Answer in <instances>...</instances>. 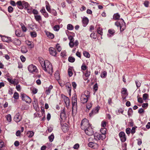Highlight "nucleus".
I'll return each instance as SVG.
<instances>
[{"mask_svg":"<svg viewBox=\"0 0 150 150\" xmlns=\"http://www.w3.org/2000/svg\"><path fill=\"white\" fill-rule=\"evenodd\" d=\"M106 122L105 121H103L101 122V125L103 127H105L106 126Z\"/></svg>","mask_w":150,"mask_h":150,"instance_id":"nucleus-63","label":"nucleus"},{"mask_svg":"<svg viewBox=\"0 0 150 150\" xmlns=\"http://www.w3.org/2000/svg\"><path fill=\"white\" fill-rule=\"evenodd\" d=\"M92 104L91 103H88L87 104L86 106V108L88 109V110H90V109L92 107Z\"/></svg>","mask_w":150,"mask_h":150,"instance_id":"nucleus-51","label":"nucleus"},{"mask_svg":"<svg viewBox=\"0 0 150 150\" xmlns=\"http://www.w3.org/2000/svg\"><path fill=\"white\" fill-rule=\"evenodd\" d=\"M106 129L105 128H101L100 130V132L102 134L105 135Z\"/></svg>","mask_w":150,"mask_h":150,"instance_id":"nucleus-46","label":"nucleus"},{"mask_svg":"<svg viewBox=\"0 0 150 150\" xmlns=\"http://www.w3.org/2000/svg\"><path fill=\"white\" fill-rule=\"evenodd\" d=\"M49 51L51 55L54 56H56L57 52L55 49L53 47H51L49 48Z\"/></svg>","mask_w":150,"mask_h":150,"instance_id":"nucleus-17","label":"nucleus"},{"mask_svg":"<svg viewBox=\"0 0 150 150\" xmlns=\"http://www.w3.org/2000/svg\"><path fill=\"white\" fill-rule=\"evenodd\" d=\"M63 131L64 132H67L69 130V127L68 125L66 123L64 124L61 127Z\"/></svg>","mask_w":150,"mask_h":150,"instance_id":"nucleus-21","label":"nucleus"},{"mask_svg":"<svg viewBox=\"0 0 150 150\" xmlns=\"http://www.w3.org/2000/svg\"><path fill=\"white\" fill-rule=\"evenodd\" d=\"M83 54L85 57L88 58L90 57V54L88 52L86 51H84L83 52Z\"/></svg>","mask_w":150,"mask_h":150,"instance_id":"nucleus-42","label":"nucleus"},{"mask_svg":"<svg viewBox=\"0 0 150 150\" xmlns=\"http://www.w3.org/2000/svg\"><path fill=\"white\" fill-rule=\"evenodd\" d=\"M21 51L22 53H25L28 52V50L25 46H23L21 47Z\"/></svg>","mask_w":150,"mask_h":150,"instance_id":"nucleus-35","label":"nucleus"},{"mask_svg":"<svg viewBox=\"0 0 150 150\" xmlns=\"http://www.w3.org/2000/svg\"><path fill=\"white\" fill-rule=\"evenodd\" d=\"M50 12L51 13L52 15H54V16H56L57 15V12L54 10L53 9L52 10H51Z\"/></svg>","mask_w":150,"mask_h":150,"instance_id":"nucleus-55","label":"nucleus"},{"mask_svg":"<svg viewBox=\"0 0 150 150\" xmlns=\"http://www.w3.org/2000/svg\"><path fill=\"white\" fill-rule=\"evenodd\" d=\"M22 6H23V8H27L30 6L28 3L24 1H22Z\"/></svg>","mask_w":150,"mask_h":150,"instance_id":"nucleus-29","label":"nucleus"},{"mask_svg":"<svg viewBox=\"0 0 150 150\" xmlns=\"http://www.w3.org/2000/svg\"><path fill=\"white\" fill-rule=\"evenodd\" d=\"M84 130L85 133L88 135L91 136L93 135V129L92 128L91 126L87 128L86 129H84Z\"/></svg>","mask_w":150,"mask_h":150,"instance_id":"nucleus-7","label":"nucleus"},{"mask_svg":"<svg viewBox=\"0 0 150 150\" xmlns=\"http://www.w3.org/2000/svg\"><path fill=\"white\" fill-rule=\"evenodd\" d=\"M121 93L122 94V98L124 99L126 98V96L128 95L127 90L125 88H122L121 91Z\"/></svg>","mask_w":150,"mask_h":150,"instance_id":"nucleus-12","label":"nucleus"},{"mask_svg":"<svg viewBox=\"0 0 150 150\" xmlns=\"http://www.w3.org/2000/svg\"><path fill=\"white\" fill-rule=\"evenodd\" d=\"M6 120L8 122H10L11 121V117L10 114H8L6 116Z\"/></svg>","mask_w":150,"mask_h":150,"instance_id":"nucleus-39","label":"nucleus"},{"mask_svg":"<svg viewBox=\"0 0 150 150\" xmlns=\"http://www.w3.org/2000/svg\"><path fill=\"white\" fill-rule=\"evenodd\" d=\"M2 40L4 42H12L11 38L10 37H6V36H2L1 35Z\"/></svg>","mask_w":150,"mask_h":150,"instance_id":"nucleus-14","label":"nucleus"},{"mask_svg":"<svg viewBox=\"0 0 150 150\" xmlns=\"http://www.w3.org/2000/svg\"><path fill=\"white\" fill-rule=\"evenodd\" d=\"M60 117L62 120H65L67 118L66 115L65 113L64 109H63L60 113Z\"/></svg>","mask_w":150,"mask_h":150,"instance_id":"nucleus-19","label":"nucleus"},{"mask_svg":"<svg viewBox=\"0 0 150 150\" xmlns=\"http://www.w3.org/2000/svg\"><path fill=\"white\" fill-rule=\"evenodd\" d=\"M33 104L34 108L35 110L36 111L38 110V100L36 98L34 99V101L33 102Z\"/></svg>","mask_w":150,"mask_h":150,"instance_id":"nucleus-13","label":"nucleus"},{"mask_svg":"<svg viewBox=\"0 0 150 150\" xmlns=\"http://www.w3.org/2000/svg\"><path fill=\"white\" fill-rule=\"evenodd\" d=\"M135 83L136 84V86L137 88L141 86V83L138 81H135Z\"/></svg>","mask_w":150,"mask_h":150,"instance_id":"nucleus-54","label":"nucleus"},{"mask_svg":"<svg viewBox=\"0 0 150 150\" xmlns=\"http://www.w3.org/2000/svg\"><path fill=\"white\" fill-rule=\"evenodd\" d=\"M20 59L21 61L23 62H24L26 60L25 58L23 55L20 56Z\"/></svg>","mask_w":150,"mask_h":150,"instance_id":"nucleus-60","label":"nucleus"},{"mask_svg":"<svg viewBox=\"0 0 150 150\" xmlns=\"http://www.w3.org/2000/svg\"><path fill=\"white\" fill-rule=\"evenodd\" d=\"M45 5H46V8L47 10L49 12H50L51 11V9L50 8V4L48 3V2L46 1L45 2Z\"/></svg>","mask_w":150,"mask_h":150,"instance_id":"nucleus-31","label":"nucleus"},{"mask_svg":"<svg viewBox=\"0 0 150 150\" xmlns=\"http://www.w3.org/2000/svg\"><path fill=\"white\" fill-rule=\"evenodd\" d=\"M16 35L18 37H23V33L21 30H16L15 32Z\"/></svg>","mask_w":150,"mask_h":150,"instance_id":"nucleus-23","label":"nucleus"},{"mask_svg":"<svg viewBox=\"0 0 150 150\" xmlns=\"http://www.w3.org/2000/svg\"><path fill=\"white\" fill-rule=\"evenodd\" d=\"M46 35L49 38L52 39L54 38V35L49 32H47L46 33Z\"/></svg>","mask_w":150,"mask_h":150,"instance_id":"nucleus-36","label":"nucleus"},{"mask_svg":"<svg viewBox=\"0 0 150 150\" xmlns=\"http://www.w3.org/2000/svg\"><path fill=\"white\" fill-rule=\"evenodd\" d=\"M106 137L105 135L103 134H100V140H103L104 139H105Z\"/></svg>","mask_w":150,"mask_h":150,"instance_id":"nucleus-56","label":"nucleus"},{"mask_svg":"<svg viewBox=\"0 0 150 150\" xmlns=\"http://www.w3.org/2000/svg\"><path fill=\"white\" fill-rule=\"evenodd\" d=\"M88 18L86 17L83 18L82 20L83 26L84 27H86L88 24Z\"/></svg>","mask_w":150,"mask_h":150,"instance_id":"nucleus-22","label":"nucleus"},{"mask_svg":"<svg viewBox=\"0 0 150 150\" xmlns=\"http://www.w3.org/2000/svg\"><path fill=\"white\" fill-rule=\"evenodd\" d=\"M72 86L73 87L74 89H75L77 86V84L76 83L74 82H73L71 83Z\"/></svg>","mask_w":150,"mask_h":150,"instance_id":"nucleus-61","label":"nucleus"},{"mask_svg":"<svg viewBox=\"0 0 150 150\" xmlns=\"http://www.w3.org/2000/svg\"><path fill=\"white\" fill-rule=\"evenodd\" d=\"M132 110L131 108H129L128 112V115L129 116H130L132 113Z\"/></svg>","mask_w":150,"mask_h":150,"instance_id":"nucleus-58","label":"nucleus"},{"mask_svg":"<svg viewBox=\"0 0 150 150\" xmlns=\"http://www.w3.org/2000/svg\"><path fill=\"white\" fill-rule=\"evenodd\" d=\"M120 17V16L118 13L114 14L113 16V19L115 20H119Z\"/></svg>","mask_w":150,"mask_h":150,"instance_id":"nucleus-33","label":"nucleus"},{"mask_svg":"<svg viewBox=\"0 0 150 150\" xmlns=\"http://www.w3.org/2000/svg\"><path fill=\"white\" fill-rule=\"evenodd\" d=\"M88 145L89 147L93 148L94 149H96L99 146L97 144L92 142H89Z\"/></svg>","mask_w":150,"mask_h":150,"instance_id":"nucleus-15","label":"nucleus"},{"mask_svg":"<svg viewBox=\"0 0 150 150\" xmlns=\"http://www.w3.org/2000/svg\"><path fill=\"white\" fill-rule=\"evenodd\" d=\"M79 42L77 40H75V42L74 41L70 42L69 43V45L71 48H73L74 46H77L79 45Z\"/></svg>","mask_w":150,"mask_h":150,"instance_id":"nucleus-16","label":"nucleus"},{"mask_svg":"<svg viewBox=\"0 0 150 150\" xmlns=\"http://www.w3.org/2000/svg\"><path fill=\"white\" fill-rule=\"evenodd\" d=\"M32 91V93L33 94H36L38 91V90L35 88H33L32 89H31Z\"/></svg>","mask_w":150,"mask_h":150,"instance_id":"nucleus-41","label":"nucleus"},{"mask_svg":"<svg viewBox=\"0 0 150 150\" xmlns=\"http://www.w3.org/2000/svg\"><path fill=\"white\" fill-rule=\"evenodd\" d=\"M34 134V132L32 131H28L27 133V136L29 137H32Z\"/></svg>","mask_w":150,"mask_h":150,"instance_id":"nucleus-32","label":"nucleus"},{"mask_svg":"<svg viewBox=\"0 0 150 150\" xmlns=\"http://www.w3.org/2000/svg\"><path fill=\"white\" fill-rule=\"evenodd\" d=\"M97 31L98 33L101 35H102L103 34V32H102V29L100 28L99 27L98 28H97Z\"/></svg>","mask_w":150,"mask_h":150,"instance_id":"nucleus-49","label":"nucleus"},{"mask_svg":"<svg viewBox=\"0 0 150 150\" xmlns=\"http://www.w3.org/2000/svg\"><path fill=\"white\" fill-rule=\"evenodd\" d=\"M81 126V129L84 130L91 126V125L89 124V121L87 119L84 118L82 120Z\"/></svg>","mask_w":150,"mask_h":150,"instance_id":"nucleus-4","label":"nucleus"},{"mask_svg":"<svg viewBox=\"0 0 150 150\" xmlns=\"http://www.w3.org/2000/svg\"><path fill=\"white\" fill-rule=\"evenodd\" d=\"M72 113L76 111L77 109V100L76 94L74 93L72 98Z\"/></svg>","mask_w":150,"mask_h":150,"instance_id":"nucleus-2","label":"nucleus"},{"mask_svg":"<svg viewBox=\"0 0 150 150\" xmlns=\"http://www.w3.org/2000/svg\"><path fill=\"white\" fill-rule=\"evenodd\" d=\"M54 136L53 133H52L50 136L48 137V139L50 142H52L54 139Z\"/></svg>","mask_w":150,"mask_h":150,"instance_id":"nucleus-40","label":"nucleus"},{"mask_svg":"<svg viewBox=\"0 0 150 150\" xmlns=\"http://www.w3.org/2000/svg\"><path fill=\"white\" fill-rule=\"evenodd\" d=\"M108 32L109 34H108L107 35L109 37L113 35L115 32V31L114 30L111 29H109Z\"/></svg>","mask_w":150,"mask_h":150,"instance_id":"nucleus-26","label":"nucleus"},{"mask_svg":"<svg viewBox=\"0 0 150 150\" xmlns=\"http://www.w3.org/2000/svg\"><path fill=\"white\" fill-rule=\"evenodd\" d=\"M93 89L95 91H96L98 89V86L97 83H96L94 85Z\"/></svg>","mask_w":150,"mask_h":150,"instance_id":"nucleus-62","label":"nucleus"},{"mask_svg":"<svg viewBox=\"0 0 150 150\" xmlns=\"http://www.w3.org/2000/svg\"><path fill=\"white\" fill-rule=\"evenodd\" d=\"M39 59V62H40V63L43 69L45 67L46 65L47 61H48L47 60L46 61H45L44 60L42 59H40V58Z\"/></svg>","mask_w":150,"mask_h":150,"instance_id":"nucleus-18","label":"nucleus"},{"mask_svg":"<svg viewBox=\"0 0 150 150\" xmlns=\"http://www.w3.org/2000/svg\"><path fill=\"white\" fill-rule=\"evenodd\" d=\"M13 9L11 6H9L8 8V12L10 13H12L13 12Z\"/></svg>","mask_w":150,"mask_h":150,"instance_id":"nucleus-53","label":"nucleus"},{"mask_svg":"<svg viewBox=\"0 0 150 150\" xmlns=\"http://www.w3.org/2000/svg\"><path fill=\"white\" fill-rule=\"evenodd\" d=\"M30 33V35L32 38H35L37 36V34L35 32H31Z\"/></svg>","mask_w":150,"mask_h":150,"instance_id":"nucleus-52","label":"nucleus"},{"mask_svg":"<svg viewBox=\"0 0 150 150\" xmlns=\"http://www.w3.org/2000/svg\"><path fill=\"white\" fill-rule=\"evenodd\" d=\"M22 116L20 115L19 112L16 113L14 117V120L17 123L20 122L22 119Z\"/></svg>","mask_w":150,"mask_h":150,"instance_id":"nucleus-9","label":"nucleus"},{"mask_svg":"<svg viewBox=\"0 0 150 150\" xmlns=\"http://www.w3.org/2000/svg\"><path fill=\"white\" fill-rule=\"evenodd\" d=\"M107 72L105 71H103L101 75V77L103 78H105L107 76Z\"/></svg>","mask_w":150,"mask_h":150,"instance_id":"nucleus-50","label":"nucleus"},{"mask_svg":"<svg viewBox=\"0 0 150 150\" xmlns=\"http://www.w3.org/2000/svg\"><path fill=\"white\" fill-rule=\"evenodd\" d=\"M16 5L17 7L20 9H23V6H22V1H19L16 2Z\"/></svg>","mask_w":150,"mask_h":150,"instance_id":"nucleus-24","label":"nucleus"},{"mask_svg":"<svg viewBox=\"0 0 150 150\" xmlns=\"http://www.w3.org/2000/svg\"><path fill=\"white\" fill-rule=\"evenodd\" d=\"M55 77V79L57 80H58L60 79V76L59 71H56L54 74Z\"/></svg>","mask_w":150,"mask_h":150,"instance_id":"nucleus-34","label":"nucleus"},{"mask_svg":"<svg viewBox=\"0 0 150 150\" xmlns=\"http://www.w3.org/2000/svg\"><path fill=\"white\" fill-rule=\"evenodd\" d=\"M68 61L69 62L73 63L75 61V59L74 57H69L68 58Z\"/></svg>","mask_w":150,"mask_h":150,"instance_id":"nucleus-45","label":"nucleus"},{"mask_svg":"<svg viewBox=\"0 0 150 150\" xmlns=\"http://www.w3.org/2000/svg\"><path fill=\"white\" fill-rule=\"evenodd\" d=\"M64 100L67 107V108H68L70 103L69 100V98L64 96Z\"/></svg>","mask_w":150,"mask_h":150,"instance_id":"nucleus-20","label":"nucleus"},{"mask_svg":"<svg viewBox=\"0 0 150 150\" xmlns=\"http://www.w3.org/2000/svg\"><path fill=\"white\" fill-rule=\"evenodd\" d=\"M43 69L49 74L51 75L52 74L53 72V68L52 64H50V62L49 61H47L46 65Z\"/></svg>","mask_w":150,"mask_h":150,"instance_id":"nucleus-5","label":"nucleus"},{"mask_svg":"<svg viewBox=\"0 0 150 150\" xmlns=\"http://www.w3.org/2000/svg\"><path fill=\"white\" fill-rule=\"evenodd\" d=\"M94 137L96 140H100V134L98 133H96L94 134Z\"/></svg>","mask_w":150,"mask_h":150,"instance_id":"nucleus-38","label":"nucleus"},{"mask_svg":"<svg viewBox=\"0 0 150 150\" xmlns=\"http://www.w3.org/2000/svg\"><path fill=\"white\" fill-rule=\"evenodd\" d=\"M74 29V27L71 24H68L67 25V29L69 30H72Z\"/></svg>","mask_w":150,"mask_h":150,"instance_id":"nucleus-43","label":"nucleus"},{"mask_svg":"<svg viewBox=\"0 0 150 150\" xmlns=\"http://www.w3.org/2000/svg\"><path fill=\"white\" fill-rule=\"evenodd\" d=\"M34 17L36 21L39 23L42 21V17L40 15H35Z\"/></svg>","mask_w":150,"mask_h":150,"instance_id":"nucleus-30","label":"nucleus"},{"mask_svg":"<svg viewBox=\"0 0 150 150\" xmlns=\"http://www.w3.org/2000/svg\"><path fill=\"white\" fill-rule=\"evenodd\" d=\"M91 74V72L88 70H86V73L84 74L86 78H84V79L86 80L88 78L89 76Z\"/></svg>","mask_w":150,"mask_h":150,"instance_id":"nucleus-28","label":"nucleus"},{"mask_svg":"<svg viewBox=\"0 0 150 150\" xmlns=\"http://www.w3.org/2000/svg\"><path fill=\"white\" fill-rule=\"evenodd\" d=\"M100 107H97L93 109L91 111V112L89 114L90 117H91L95 114L97 113L98 112Z\"/></svg>","mask_w":150,"mask_h":150,"instance_id":"nucleus-11","label":"nucleus"},{"mask_svg":"<svg viewBox=\"0 0 150 150\" xmlns=\"http://www.w3.org/2000/svg\"><path fill=\"white\" fill-rule=\"evenodd\" d=\"M69 76V77L73 75V72L71 69L69 68L68 69V70Z\"/></svg>","mask_w":150,"mask_h":150,"instance_id":"nucleus-47","label":"nucleus"},{"mask_svg":"<svg viewBox=\"0 0 150 150\" xmlns=\"http://www.w3.org/2000/svg\"><path fill=\"white\" fill-rule=\"evenodd\" d=\"M119 135L122 142H124L125 141L126 138L125 137V134L123 132H120L119 133Z\"/></svg>","mask_w":150,"mask_h":150,"instance_id":"nucleus-10","label":"nucleus"},{"mask_svg":"<svg viewBox=\"0 0 150 150\" xmlns=\"http://www.w3.org/2000/svg\"><path fill=\"white\" fill-rule=\"evenodd\" d=\"M21 97L23 100L25 101L27 103H30L31 102L30 98L25 94L21 93Z\"/></svg>","mask_w":150,"mask_h":150,"instance_id":"nucleus-6","label":"nucleus"},{"mask_svg":"<svg viewBox=\"0 0 150 150\" xmlns=\"http://www.w3.org/2000/svg\"><path fill=\"white\" fill-rule=\"evenodd\" d=\"M53 30L55 31H58L59 29V26L58 25H54L53 27Z\"/></svg>","mask_w":150,"mask_h":150,"instance_id":"nucleus-48","label":"nucleus"},{"mask_svg":"<svg viewBox=\"0 0 150 150\" xmlns=\"http://www.w3.org/2000/svg\"><path fill=\"white\" fill-rule=\"evenodd\" d=\"M148 97V95L146 93H144L143 95V98L144 100H146Z\"/></svg>","mask_w":150,"mask_h":150,"instance_id":"nucleus-64","label":"nucleus"},{"mask_svg":"<svg viewBox=\"0 0 150 150\" xmlns=\"http://www.w3.org/2000/svg\"><path fill=\"white\" fill-rule=\"evenodd\" d=\"M28 69L30 72H37L38 70L36 67L33 64H31L28 66Z\"/></svg>","mask_w":150,"mask_h":150,"instance_id":"nucleus-8","label":"nucleus"},{"mask_svg":"<svg viewBox=\"0 0 150 150\" xmlns=\"http://www.w3.org/2000/svg\"><path fill=\"white\" fill-rule=\"evenodd\" d=\"M115 25L117 27H120V31H124L126 28V24L124 20L121 18L115 23Z\"/></svg>","mask_w":150,"mask_h":150,"instance_id":"nucleus-1","label":"nucleus"},{"mask_svg":"<svg viewBox=\"0 0 150 150\" xmlns=\"http://www.w3.org/2000/svg\"><path fill=\"white\" fill-rule=\"evenodd\" d=\"M20 25L21 26V28L23 31L24 32H25L27 30V28L22 23H21Z\"/></svg>","mask_w":150,"mask_h":150,"instance_id":"nucleus-37","label":"nucleus"},{"mask_svg":"<svg viewBox=\"0 0 150 150\" xmlns=\"http://www.w3.org/2000/svg\"><path fill=\"white\" fill-rule=\"evenodd\" d=\"M53 87L52 85H50L47 88L45 91V93L47 95H49L50 93L51 90L53 88Z\"/></svg>","mask_w":150,"mask_h":150,"instance_id":"nucleus-27","label":"nucleus"},{"mask_svg":"<svg viewBox=\"0 0 150 150\" xmlns=\"http://www.w3.org/2000/svg\"><path fill=\"white\" fill-rule=\"evenodd\" d=\"M19 94L17 92H15L13 95V97L16 100L19 98Z\"/></svg>","mask_w":150,"mask_h":150,"instance_id":"nucleus-44","label":"nucleus"},{"mask_svg":"<svg viewBox=\"0 0 150 150\" xmlns=\"http://www.w3.org/2000/svg\"><path fill=\"white\" fill-rule=\"evenodd\" d=\"M69 39L70 40V42L74 41V36H71L70 35H68Z\"/></svg>","mask_w":150,"mask_h":150,"instance_id":"nucleus-57","label":"nucleus"},{"mask_svg":"<svg viewBox=\"0 0 150 150\" xmlns=\"http://www.w3.org/2000/svg\"><path fill=\"white\" fill-rule=\"evenodd\" d=\"M87 94H86V92L84 94H82L80 98V101L81 103L84 104L86 103L88 99L90 98V93L88 91L87 92Z\"/></svg>","mask_w":150,"mask_h":150,"instance_id":"nucleus-3","label":"nucleus"},{"mask_svg":"<svg viewBox=\"0 0 150 150\" xmlns=\"http://www.w3.org/2000/svg\"><path fill=\"white\" fill-rule=\"evenodd\" d=\"M12 42H13L16 45L19 46L21 44V41L17 39H14L12 41Z\"/></svg>","mask_w":150,"mask_h":150,"instance_id":"nucleus-25","label":"nucleus"},{"mask_svg":"<svg viewBox=\"0 0 150 150\" xmlns=\"http://www.w3.org/2000/svg\"><path fill=\"white\" fill-rule=\"evenodd\" d=\"M57 49L59 52H60L62 50V48L58 44H57L56 45Z\"/></svg>","mask_w":150,"mask_h":150,"instance_id":"nucleus-59","label":"nucleus"}]
</instances>
